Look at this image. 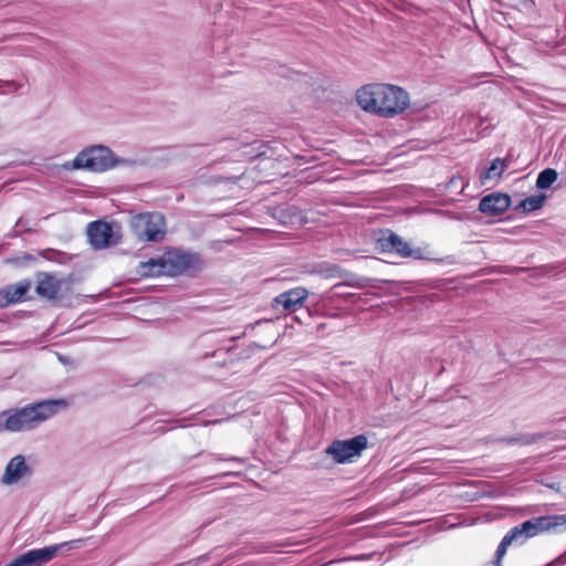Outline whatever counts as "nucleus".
Wrapping results in <instances>:
<instances>
[{"label":"nucleus","mask_w":566,"mask_h":566,"mask_svg":"<svg viewBox=\"0 0 566 566\" xmlns=\"http://www.w3.org/2000/svg\"><path fill=\"white\" fill-rule=\"evenodd\" d=\"M566 530V515H546L534 517L513 527L501 541L496 552L494 566H501L507 547L513 544H523L526 539L541 533H560Z\"/></svg>","instance_id":"nucleus-2"},{"label":"nucleus","mask_w":566,"mask_h":566,"mask_svg":"<svg viewBox=\"0 0 566 566\" xmlns=\"http://www.w3.org/2000/svg\"><path fill=\"white\" fill-rule=\"evenodd\" d=\"M557 171L552 168H546L543 171L539 172L537 180H536V187L538 189H547L553 185V182L557 179Z\"/></svg>","instance_id":"nucleus-20"},{"label":"nucleus","mask_w":566,"mask_h":566,"mask_svg":"<svg viewBox=\"0 0 566 566\" xmlns=\"http://www.w3.org/2000/svg\"><path fill=\"white\" fill-rule=\"evenodd\" d=\"M462 500H465V501H474L475 500V496L473 494H470L469 492H463L462 491Z\"/></svg>","instance_id":"nucleus-24"},{"label":"nucleus","mask_w":566,"mask_h":566,"mask_svg":"<svg viewBox=\"0 0 566 566\" xmlns=\"http://www.w3.org/2000/svg\"><path fill=\"white\" fill-rule=\"evenodd\" d=\"M129 226L134 235L144 242H159L166 234V221L159 212H144L132 217Z\"/></svg>","instance_id":"nucleus-5"},{"label":"nucleus","mask_w":566,"mask_h":566,"mask_svg":"<svg viewBox=\"0 0 566 566\" xmlns=\"http://www.w3.org/2000/svg\"><path fill=\"white\" fill-rule=\"evenodd\" d=\"M128 159H117L114 153L106 146L94 145L80 151L72 161L73 169H84L93 172H102L118 165H128Z\"/></svg>","instance_id":"nucleus-4"},{"label":"nucleus","mask_w":566,"mask_h":566,"mask_svg":"<svg viewBox=\"0 0 566 566\" xmlns=\"http://www.w3.org/2000/svg\"><path fill=\"white\" fill-rule=\"evenodd\" d=\"M164 255L166 275L175 276L188 270L192 264V255L178 250L167 251Z\"/></svg>","instance_id":"nucleus-12"},{"label":"nucleus","mask_w":566,"mask_h":566,"mask_svg":"<svg viewBox=\"0 0 566 566\" xmlns=\"http://www.w3.org/2000/svg\"><path fill=\"white\" fill-rule=\"evenodd\" d=\"M358 105L366 112L394 117L409 106V95L402 88L390 84H369L357 91Z\"/></svg>","instance_id":"nucleus-1"},{"label":"nucleus","mask_w":566,"mask_h":566,"mask_svg":"<svg viewBox=\"0 0 566 566\" xmlns=\"http://www.w3.org/2000/svg\"><path fill=\"white\" fill-rule=\"evenodd\" d=\"M31 473L32 471L25 463L24 457L19 454L8 462L0 482L3 485H13L20 482L23 478L31 475Z\"/></svg>","instance_id":"nucleus-11"},{"label":"nucleus","mask_w":566,"mask_h":566,"mask_svg":"<svg viewBox=\"0 0 566 566\" xmlns=\"http://www.w3.org/2000/svg\"><path fill=\"white\" fill-rule=\"evenodd\" d=\"M8 411L0 412V431H7V416Z\"/></svg>","instance_id":"nucleus-23"},{"label":"nucleus","mask_w":566,"mask_h":566,"mask_svg":"<svg viewBox=\"0 0 566 566\" xmlns=\"http://www.w3.org/2000/svg\"><path fill=\"white\" fill-rule=\"evenodd\" d=\"M65 283V280L59 279L52 273L39 272L36 274L35 292L40 297L53 301L57 298Z\"/></svg>","instance_id":"nucleus-10"},{"label":"nucleus","mask_w":566,"mask_h":566,"mask_svg":"<svg viewBox=\"0 0 566 566\" xmlns=\"http://www.w3.org/2000/svg\"><path fill=\"white\" fill-rule=\"evenodd\" d=\"M312 272L315 274H318L325 279L343 277L344 276V271L342 270V268H339L336 264H331V263H326V262L315 265V268L313 269Z\"/></svg>","instance_id":"nucleus-18"},{"label":"nucleus","mask_w":566,"mask_h":566,"mask_svg":"<svg viewBox=\"0 0 566 566\" xmlns=\"http://www.w3.org/2000/svg\"><path fill=\"white\" fill-rule=\"evenodd\" d=\"M511 160L509 158H495L492 160L490 167L485 169L480 178L482 184H485V181H499L502 177L505 169L510 166Z\"/></svg>","instance_id":"nucleus-16"},{"label":"nucleus","mask_w":566,"mask_h":566,"mask_svg":"<svg viewBox=\"0 0 566 566\" xmlns=\"http://www.w3.org/2000/svg\"><path fill=\"white\" fill-rule=\"evenodd\" d=\"M511 206V198L506 193L492 192L483 197L479 210L486 216H501Z\"/></svg>","instance_id":"nucleus-13"},{"label":"nucleus","mask_w":566,"mask_h":566,"mask_svg":"<svg viewBox=\"0 0 566 566\" xmlns=\"http://www.w3.org/2000/svg\"><path fill=\"white\" fill-rule=\"evenodd\" d=\"M80 543H82V539L63 542L45 546L43 548L31 549L18 556L6 566H43L63 552L75 548Z\"/></svg>","instance_id":"nucleus-6"},{"label":"nucleus","mask_w":566,"mask_h":566,"mask_svg":"<svg viewBox=\"0 0 566 566\" xmlns=\"http://www.w3.org/2000/svg\"><path fill=\"white\" fill-rule=\"evenodd\" d=\"M367 438L364 434L347 440H335L325 450L335 463H350L359 458L367 448Z\"/></svg>","instance_id":"nucleus-7"},{"label":"nucleus","mask_w":566,"mask_h":566,"mask_svg":"<svg viewBox=\"0 0 566 566\" xmlns=\"http://www.w3.org/2000/svg\"><path fill=\"white\" fill-rule=\"evenodd\" d=\"M214 460H223L222 458L220 457H216Z\"/></svg>","instance_id":"nucleus-28"},{"label":"nucleus","mask_w":566,"mask_h":566,"mask_svg":"<svg viewBox=\"0 0 566 566\" xmlns=\"http://www.w3.org/2000/svg\"><path fill=\"white\" fill-rule=\"evenodd\" d=\"M31 281L23 280L0 290V307H6L10 304L24 301L27 293L31 289Z\"/></svg>","instance_id":"nucleus-14"},{"label":"nucleus","mask_w":566,"mask_h":566,"mask_svg":"<svg viewBox=\"0 0 566 566\" xmlns=\"http://www.w3.org/2000/svg\"><path fill=\"white\" fill-rule=\"evenodd\" d=\"M545 200H546V196L543 193L536 195V196H530L518 203V206L516 207V210H522L523 212L535 211V210L542 208Z\"/></svg>","instance_id":"nucleus-19"},{"label":"nucleus","mask_w":566,"mask_h":566,"mask_svg":"<svg viewBox=\"0 0 566 566\" xmlns=\"http://www.w3.org/2000/svg\"><path fill=\"white\" fill-rule=\"evenodd\" d=\"M20 88V84L13 81H2L0 80V94L17 92Z\"/></svg>","instance_id":"nucleus-21"},{"label":"nucleus","mask_w":566,"mask_h":566,"mask_svg":"<svg viewBox=\"0 0 566 566\" xmlns=\"http://www.w3.org/2000/svg\"><path fill=\"white\" fill-rule=\"evenodd\" d=\"M307 296L308 292L306 289L295 287L279 294L274 298V303L276 306H282L284 311L294 312L297 307L303 305Z\"/></svg>","instance_id":"nucleus-15"},{"label":"nucleus","mask_w":566,"mask_h":566,"mask_svg":"<svg viewBox=\"0 0 566 566\" xmlns=\"http://www.w3.org/2000/svg\"><path fill=\"white\" fill-rule=\"evenodd\" d=\"M66 407L63 399L41 400L22 408L10 409L7 417V431H30L51 419L62 408Z\"/></svg>","instance_id":"nucleus-3"},{"label":"nucleus","mask_w":566,"mask_h":566,"mask_svg":"<svg viewBox=\"0 0 566 566\" xmlns=\"http://www.w3.org/2000/svg\"><path fill=\"white\" fill-rule=\"evenodd\" d=\"M137 272L142 276L166 275L164 255L157 259H149L148 261L140 262Z\"/></svg>","instance_id":"nucleus-17"},{"label":"nucleus","mask_w":566,"mask_h":566,"mask_svg":"<svg viewBox=\"0 0 566 566\" xmlns=\"http://www.w3.org/2000/svg\"><path fill=\"white\" fill-rule=\"evenodd\" d=\"M227 460L228 461H233V462H241V460L239 458H235V457L229 458Z\"/></svg>","instance_id":"nucleus-26"},{"label":"nucleus","mask_w":566,"mask_h":566,"mask_svg":"<svg viewBox=\"0 0 566 566\" xmlns=\"http://www.w3.org/2000/svg\"><path fill=\"white\" fill-rule=\"evenodd\" d=\"M467 485H468V484H467L465 482H463V481H462L461 486H462V488H464V486H467Z\"/></svg>","instance_id":"nucleus-27"},{"label":"nucleus","mask_w":566,"mask_h":566,"mask_svg":"<svg viewBox=\"0 0 566 566\" xmlns=\"http://www.w3.org/2000/svg\"><path fill=\"white\" fill-rule=\"evenodd\" d=\"M457 524L455 523H448L447 521L443 522V524L440 526L441 530H449L453 528Z\"/></svg>","instance_id":"nucleus-25"},{"label":"nucleus","mask_w":566,"mask_h":566,"mask_svg":"<svg viewBox=\"0 0 566 566\" xmlns=\"http://www.w3.org/2000/svg\"><path fill=\"white\" fill-rule=\"evenodd\" d=\"M377 249L381 252H394L400 258H412L415 260L428 259L421 248H411L406 240L390 230L382 233L377 240Z\"/></svg>","instance_id":"nucleus-9"},{"label":"nucleus","mask_w":566,"mask_h":566,"mask_svg":"<svg viewBox=\"0 0 566 566\" xmlns=\"http://www.w3.org/2000/svg\"><path fill=\"white\" fill-rule=\"evenodd\" d=\"M510 443H523L528 444L533 442V439L530 436H523L521 438H512L509 440Z\"/></svg>","instance_id":"nucleus-22"},{"label":"nucleus","mask_w":566,"mask_h":566,"mask_svg":"<svg viewBox=\"0 0 566 566\" xmlns=\"http://www.w3.org/2000/svg\"><path fill=\"white\" fill-rule=\"evenodd\" d=\"M87 237L94 249H106L120 242V227L114 222L93 221L87 227Z\"/></svg>","instance_id":"nucleus-8"}]
</instances>
